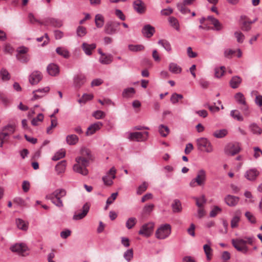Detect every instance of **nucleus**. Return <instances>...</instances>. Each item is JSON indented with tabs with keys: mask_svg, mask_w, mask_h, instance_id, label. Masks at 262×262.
<instances>
[{
	"mask_svg": "<svg viewBox=\"0 0 262 262\" xmlns=\"http://www.w3.org/2000/svg\"><path fill=\"white\" fill-rule=\"evenodd\" d=\"M92 159L91 150L87 148H83L81 150V156L76 158V163L73 166V170L83 176H86L88 174L87 166L90 164Z\"/></svg>",
	"mask_w": 262,
	"mask_h": 262,
	"instance_id": "f257e3e1",
	"label": "nucleus"
},
{
	"mask_svg": "<svg viewBox=\"0 0 262 262\" xmlns=\"http://www.w3.org/2000/svg\"><path fill=\"white\" fill-rule=\"evenodd\" d=\"M255 239L254 236H246L245 239L242 238H236L232 239L231 243L233 246L237 251L241 252L244 254H246L249 252V248L246 245L247 244L252 245Z\"/></svg>",
	"mask_w": 262,
	"mask_h": 262,
	"instance_id": "f03ea898",
	"label": "nucleus"
},
{
	"mask_svg": "<svg viewBox=\"0 0 262 262\" xmlns=\"http://www.w3.org/2000/svg\"><path fill=\"white\" fill-rule=\"evenodd\" d=\"M66 194L67 192L64 189H57L52 193L47 195L46 198L51 200L56 206L61 207L63 206V203L61 198L66 196Z\"/></svg>",
	"mask_w": 262,
	"mask_h": 262,
	"instance_id": "7ed1b4c3",
	"label": "nucleus"
},
{
	"mask_svg": "<svg viewBox=\"0 0 262 262\" xmlns=\"http://www.w3.org/2000/svg\"><path fill=\"white\" fill-rule=\"evenodd\" d=\"M207 179L206 172L202 169L198 171L195 178L191 180L189 183L190 186L195 187L197 186H204Z\"/></svg>",
	"mask_w": 262,
	"mask_h": 262,
	"instance_id": "20e7f679",
	"label": "nucleus"
},
{
	"mask_svg": "<svg viewBox=\"0 0 262 262\" xmlns=\"http://www.w3.org/2000/svg\"><path fill=\"white\" fill-rule=\"evenodd\" d=\"M196 145L199 150L204 151L207 153L213 151V147L210 141L206 138L201 137L198 138L196 141Z\"/></svg>",
	"mask_w": 262,
	"mask_h": 262,
	"instance_id": "39448f33",
	"label": "nucleus"
},
{
	"mask_svg": "<svg viewBox=\"0 0 262 262\" xmlns=\"http://www.w3.org/2000/svg\"><path fill=\"white\" fill-rule=\"evenodd\" d=\"M171 231V228L169 224H163L157 229L155 233V236L159 239H164L169 236Z\"/></svg>",
	"mask_w": 262,
	"mask_h": 262,
	"instance_id": "423d86ee",
	"label": "nucleus"
},
{
	"mask_svg": "<svg viewBox=\"0 0 262 262\" xmlns=\"http://www.w3.org/2000/svg\"><path fill=\"white\" fill-rule=\"evenodd\" d=\"M127 138L130 141L137 142L144 141L147 139L148 132H128L126 133Z\"/></svg>",
	"mask_w": 262,
	"mask_h": 262,
	"instance_id": "0eeeda50",
	"label": "nucleus"
},
{
	"mask_svg": "<svg viewBox=\"0 0 262 262\" xmlns=\"http://www.w3.org/2000/svg\"><path fill=\"white\" fill-rule=\"evenodd\" d=\"M154 226L155 224L152 222L146 223L141 226L138 233L140 235L148 237L152 234Z\"/></svg>",
	"mask_w": 262,
	"mask_h": 262,
	"instance_id": "6e6552de",
	"label": "nucleus"
},
{
	"mask_svg": "<svg viewBox=\"0 0 262 262\" xmlns=\"http://www.w3.org/2000/svg\"><path fill=\"white\" fill-rule=\"evenodd\" d=\"M241 150V146L238 143H230L225 148V153L228 156H234Z\"/></svg>",
	"mask_w": 262,
	"mask_h": 262,
	"instance_id": "1a4fd4ad",
	"label": "nucleus"
},
{
	"mask_svg": "<svg viewBox=\"0 0 262 262\" xmlns=\"http://www.w3.org/2000/svg\"><path fill=\"white\" fill-rule=\"evenodd\" d=\"M116 170L114 167H112L102 177V180L105 185L111 186L113 184V180L116 178Z\"/></svg>",
	"mask_w": 262,
	"mask_h": 262,
	"instance_id": "9d476101",
	"label": "nucleus"
},
{
	"mask_svg": "<svg viewBox=\"0 0 262 262\" xmlns=\"http://www.w3.org/2000/svg\"><path fill=\"white\" fill-rule=\"evenodd\" d=\"M10 250L19 255L25 256V252L28 250V247L24 243H16L11 246Z\"/></svg>",
	"mask_w": 262,
	"mask_h": 262,
	"instance_id": "9b49d317",
	"label": "nucleus"
},
{
	"mask_svg": "<svg viewBox=\"0 0 262 262\" xmlns=\"http://www.w3.org/2000/svg\"><path fill=\"white\" fill-rule=\"evenodd\" d=\"M49 86H46L43 88L38 89L33 92V100H36L44 97L50 91Z\"/></svg>",
	"mask_w": 262,
	"mask_h": 262,
	"instance_id": "f8f14e48",
	"label": "nucleus"
},
{
	"mask_svg": "<svg viewBox=\"0 0 262 262\" xmlns=\"http://www.w3.org/2000/svg\"><path fill=\"white\" fill-rule=\"evenodd\" d=\"M90 207V205L88 203H85L82 206V212L79 213H75L73 216V219L75 221H78L83 219L89 212Z\"/></svg>",
	"mask_w": 262,
	"mask_h": 262,
	"instance_id": "ddd939ff",
	"label": "nucleus"
},
{
	"mask_svg": "<svg viewBox=\"0 0 262 262\" xmlns=\"http://www.w3.org/2000/svg\"><path fill=\"white\" fill-rule=\"evenodd\" d=\"M103 126V123L101 122H97L95 123L90 125L87 128L85 133L86 136H91L95 134L97 131L100 129Z\"/></svg>",
	"mask_w": 262,
	"mask_h": 262,
	"instance_id": "4468645a",
	"label": "nucleus"
},
{
	"mask_svg": "<svg viewBox=\"0 0 262 262\" xmlns=\"http://www.w3.org/2000/svg\"><path fill=\"white\" fill-rule=\"evenodd\" d=\"M42 75L39 71L33 72L29 77V82L32 85L37 84L42 79Z\"/></svg>",
	"mask_w": 262,
	"mask_h": 262,
	"instance_id": "2eb2a0df",
	"label": "nucleus"
},
{
	"mask_svg": "<svg viewBox=\"0 0 262 262\" xmlns=\"http://www.w3.org/2000/svg\"><path fill=\"white\" fill-rule=\"evenodd\" d=\"M224 201L229 206L234 207L238 203L239 198L238 196L228 194L225 197Z\"/></svg>",
	"mask_w": 262,
	"mask_h": 262,
	"instance_id": "dca6fc26",
	"label": "nucleus"
},
{
	"mask_svg": "<svg viewBox=\"0 0 262 262\" xmlns=\"http://www.w3.org/2000/svg\"><path fill=\"white\" fill-rule=\"evenodd\" d=\"M259 174V172L256 168H251L246 172L245 177L247 180L252 181L256 179Z\"/></svg>",
	"mask_w": 262,
	"mask_h": 262,
	"instance_id": "f3484780",
	"label": "nucleus"
},
{
	"mask_svg": "<svg viewBox=\"0 0 262 262\" xmlns=\"http://www.w3.org/2000/svg\"><path fill=\"white\" fill-rule=\"evenodd\" d=\"M155 32V28L150 25H146L142 30L143 35L147 38L151 37Z\"/></svg>",
	"mask_w": 262,
	"mask_h": 262,
	"instance_id": "a211bd4d",
	"label": "nucleus"
},
{
	"mask_svg": "<svg viewBox=\"0 0 262 262\" xmlns=\"http://www.w3.org/2000/svg\"><path fill=\"white\" fill-rule=\"evenodd\" d=\"M15 224L16 227L19 230H21L24 231H26L28 230L29 228V223L21 219H16L15 220Z\"/></svg>",
	"mask_w": 262,
	"mask_h": 262,
	"instance_id": "6ab92c4d",
	"label": "nucleus"
},
{
	"mask_svg": "<svg viewBox=\"0 0 262 262\" xmlns=\"http://www.w3.org/2000/svg\"><path fill=\"white\" fill-rule=\"evenodd\" d=\"M96 47V45L94 43L89 44L86 42H83L81 46V48L84 53L88 56H90L92 55V51L94 50Z\"/></svg>",
	"mask_w": 262,
	"mask_h": 262,
	"instance_id": "aec40b11",
	"label": "nucleus"
},
{
	"mask_svg": "<svg viewBox=\"0 0 262 262\" xmlns=\"http://www.w3.org/2000/svg\"><path fill=\"white\" fill-rule=\"evenodd\" d=\"M67 167V161L66 160H62L59 162L55 167V170L57 174L60 175L66 171Z\"/></svg>",
	"mask_w": 262,
	"mask_h": 262,
	"instance_id": "412c9836",
	"label": "nucleus"
},
{
	"mask_svg": "<svg viewBox=\"0 0 262 262\" xmlns=\"http://www.w3.org/2000/svg\"><path fill=\"white\" fill-rule=\"evenodd\" d=\"M47 71L50 75L56 76L59 73V68L56 64L50 63L47 67Z\"/></svg>",
	"mask_w": 262,
	"mask_h": 262,
	"instance_id": "4be33fe9",
	"label": "nucleus"
},
{
	"mask_svg": "<svg viewBox=\"0 0 262 262\" xmlns=\"http://www.w3.org/2000/svg\"><path fill=\"white\" fill-rule=\"evenodd\" d=\"M116 24L113 21H108L104 28L105 32L110 35H113L117 32V29L115 27Z\"/></svg>",
	"mask_w": 262,
	"mask_h": 262,
	"instance_id": "5701e85b",
	"label": "nucleus"
},
{
	"mask_svg": "<svg viewBox=\"0 0 262 262\" xmlns=\"http://www.w3.org/2000/svg\"><path fill=\"white\" fill-rule=\"evenodd\" d=\"M234 214V216L232 217L231 221V227L232 228H235L238 227L242 213L240 210H237L235 212Z\"/></svg>",
	"mask_w": 262,
	"mask_h": 262,
	"instance_id": "b1692460",
	"label": "nucleus"
},
{
	"mask_svg": "<svg viewBox=\"0 0 262 262\" xmlns=\"http://www.w3.org/2000/svg\"><path fill=\"white\" fill-rule=\"evenodd\" d=\"M85 81V76L84 74L81 73L78 74L74 77V84L77 86L80 87L84 83Z\"/></svg>",
	"mask_w": 262,
	"mask_h": 262,
	"instance_id": "393cba45",
	"label": "nucleus"
},
{
	"mask_svg": "<svg viewBox=\"0 0 262 262\" xmlns=\"http://www.w3.org/2000/svg\"><path fill=\"white\" fill-rule=\"evenodd\" d=\"M242 81V79L239 76H233L230 81V85L232 89H236L239 86Z\"/></svg>",
	"mask_w": 262,
	"mask_h": 262,
	"instance_id": "a878e982",
	"label": "nucleus"
},
{
	"mask_svg": "<svg viewBox=\"0 0 262 262\" xmlns=\"http://www.w3.org/2000/svg\"><path fill=\"white\" fill-rule=\"evenodd\" d=\"M134 8L139 13H142L144 12V4L141 0H136L134 3Z\"/></svg>",
	"mask_w": 262,
	"mask_h": 262,
	"instance_id": "bb28decb",
	"label": "nucleus"
},
{
	"mask_svg": "<svg viewBox=\"0 0 262 262\" xmlns=\"http://www.w3.org/2000/svg\"><path fill=\"white\" fill-rule=\"evenodd\" d=\"M113 60V56L111 54H105L101 56L99 59V61L103 64H110Z\"/></svg>",
	"mask_w": 262,
	"mask_h": 262,
	"instance_id": "cd10ccee",
	"label": "nucleus"
},
{
	"mask_svg": "<svg viewBox=\"0 0 262 262\" xmlns=\"http://www.w3.org/2000/svg\"><path fill=\"white\" fill-rule=\"evenodd\" d=\"M79 141V138L74 134L68 135L66 137V142L70 145L76 144Z\"/></svg>",
	"mask_w": 262,
	"mask_h": 262,
	"instance_id": "c85d7f7f",
	"label": "nucleus"
},
{
	"mask_svg": "<svg viewBox=\"0 0 262 262\" xmlns=\"http://www.w3.org/2000/svg\"><path fill=\"white\" fill-rule=\"evenodd\" d=\"M234 98L236 102L241 106L247 103L244 95L241 92L236 93L234 95Z\"/></svg>",
	"mask_w": 262,
	"mask_h": 262,
	"instance_id": "c756f323",
	"label": "nucleus"
},
{
	"mask_svg": "<svg viewBox=\"0 0 262 262\" xmlns=\"http://www.w3.org/2000/svg\"><path fill=\"white\" fill-rule=\"evenodd\" d=\"M95 23L97 28H102L104 24V16L101 14H96L95 18Z\"/></svg>",
	"mask_w": 262,
	"mask_h": 262,
	"instance_id": "7c9ffc66",
	"label": "nucleus"
},
{
	"mask_svg": "<svg viewBox=\"0 0 262 262\" xmlns=\"http://www.w3.org/2000/svg\"><path fill=\"white\" fill-rule=\"evenodd\" d=\"M66 156V150L63 148L60 149L56 151L52 157V160L54 161L59 160Z\"/></svg>",
	"mask_w": 262,
	"mask_h": 262,
	"instance_id": "2f4dec72",
	"label": "nucleus"
},
{
	"mask_svg": "<svg viewBox=\"0 0 262 262\" xmlns=\"http://www.w3.org/2000/svg\"><path fill=\"white\" fill-rule=\"evenodd\" d=\"M169 70L174 74H179L182 72V68L177 63L171 62L169 64Z\"/></svg>",
	"mask_w": 262,
	"mask_h": 262,
	"instance_id": "473e14b6",
	"label": "nucleus"
},
{
	"mask_svg": "<svg viewBox=\"0 0 262 262\" xmlns=\"http://www.w3.org/2000/svg\"><path fill=\"white\" fill-rule=\"evenodd\" d=\"M0 76L4 81H9L11 78L9 72L5 68H3L0 70Z\"/></svg>",
	"mask_w": 262,
	"mask_h": 262,
	"instance_id": "72a5a7b5",
	"label": "nucleus"
},
{
	"mask_svg": "<svg viewBox=\"0 0 262 262\" xmlns=\"http://www.w3.org/2000/svg\"><path fill=\"white\" fill-rule=\"evenodd\" d=\"M56 53L65 58H68L70 57V52L69 51L62 47H58L56 49Z\"/></svg>",
	"mask_w": 262,
	"mask_h": 262,
	"instance_id": "f704fd0d",
	"label": "nucleus"
},
{
	"mask_svg": "<svg viewBox=\"0 0 262 262\" xmlns=\"http://www.w3.org/2000/svg\"><path fill=\"white\" fill-rule=\"evenodd\" d=\"M193 199L196 202V205L199 208H203L204 205L206 203V199L205 195H203L201 196L193 197Z\"/></svg>",
	"mask_w": 262,
	"mask_h": 262,
	"instance_id": "c9c22d12",
	"label": "nucleus"
},
{
	"mask_svg": "<svg viewBox=\"0 0 262 262\" xmlns=\"http://www.w3.org/2000/svg\"><path fill=\"white\" fill-rule=\"evenodd\" d=\"M135 93V90L133 88L125 89L122 92V96L124 98L132 97Z\"/></svg>",
	"mask_w": 262,
	"mask_h": 262,
	"instance_id": "e433bc0d",
	"label": "nucleus"
},
{
	"mask_svg": "<svg viewBox=\"0 0 262 262\" xmlns=\"http://www.w3.org/2000/svg\"><path fill=\"white\" fill-rule=\"evenodd\" d=\"M230 116L235 120L238 121H243L244 117L241 115V113L236 110H232L230 112Z\"/></svg>",
	"mask_w": 262,
	"mask_h": 262,
	"instance_id": "4c0bfd02",
	"label": "nucleus"
},
{
	"mask_svg": "<svg viewBox=\"0 0 262 262\" xmlns=\"http://www.w3.org/2000/svg\"><path fill=\"white\" fill-rule=\"evenodd\" d=\"M158 43L166 51L169 52L171 51V47L168 41L165 39H160Z\"/></svg>",
	"mask_w": 262,
	"mask_h": 262,
	"instance_id": "58836bf2",
	"label": "nucleus"
},
{
	"mask_svg": "<svg viewBox=\"0 0 262 262\" xmlns=\"http://www.w3.org/2000/svg\"><path fill=\"white\" fill-rule=\"evenodd\" d=\"M228 134V131L226 129H222L215 130L213 133V136L216 138H222L225 137Z\"/></svg>",
	"mask_w": 262,
	"mask_h": 262,
	"instance_id": "ea45409f",
	"label": "nucleus"
},
{
	"mask_svg": "<svg viewBox=\"0 0 262 262\" xmlns=\"http://www.w3.org/2000/svg\"><path fill=\"white\" fill-rule=\"evenodd\" d=\"M249 128L254 134L259 135L262 133V129L256 123L251 124Z\"/></svg>",
	"mask_w": 262,
	"mask_h": 262,
	"instance_id": "a19ab883",
	"label": "nucleus"
},
{
	"mask_svg": "<svg viewBox=\"0 0 262 262\" xmlns=\"http://www.w3.org/2000/svg\"><path fill=\"white\" fill-rule=\"evenodd\" d=\"M183 98V96L182 95L174 93L171 95L170 100L172 104H175L178 103L179 100Z\"/></svg>",
	"mask_w": 262,
	"mask_h": 262,
	"instance_id": "79ce46f5",
	"label": "nucleus"
},
{
	"mask_svg": "<svg viewBox=\"0 0 262 262\" xmlns=\"http://www.w3.org/2000/svg\"><path fill=\"white\" fill-rule=\"evenodd\" d=\"M187 5H184L183 3H178L177 4V7L178 9L183 14H186L190 12V9L187 8L186 6Z\"/></svg>",
	"mask_w": 262,
	"mask_h": 262,
	"instance_id": "37998d69",
	"label": "nucleus"
},
{
	"mask_svg": "<svg viewBox=\"0 0 262 262\" xmlns=\"http://www.w3.org/2000/svg\"><path fill=\"white\" fill-rule=\"evenodd\" d=\"M159 132L162 137H166L169 133V129L168 126L161 124L159 126Z\"/></svg>",
	"mask_w": 262,
	"mask_h": 262,
	"instance_id": "c03bdc74",
	"label": "nucleus"
},
{
	"mask_svg": "<svg viewBox=\"0 0 262 262\" xmlns=\"http://www.w3.org/2000/svg\"><path fill=\"white\" fill-rule=\"evenodd\" d=\"M171 206L173 211L174 212H179L182 210L181 203L179 200H174L173 203L172 204Z\"/></svg>",
	"mask_w": 262,
	"mask_h": 262,
	"instance_id": "a18cd8bd",
	"label": "nucleus"
},
{
	"mask_svg": "<svg viewBox=\"0 0 262 262\" xmlns=\"http://www.w3.org/2000/svg\"><path fill=\"white\" fill-rule=\"evenodd\" d=\"M225 67L222 66L220 67H216L214 69V75L216 78H220L222 77L225 73Z\"/></svg>",
	"mask_w": 262,
	"mask_h": 262,
	"instance_id": "49530a36",
	"label": "nucleus"
},
{
	"mask_svg": "<svg viewBox=\"0 0 262 262\" xmlns=\"http://www.w3.org/2000/svg\"><path fill=\"white\" fill-rule=\"evenodd\" d=\"M128 49L132 52H138L144 50V47L142 45H133L128 46Z\"/></svg>",
	"mask_w": 262,
	"mask_h": 262,
	"instance_id": "de8ad7c7",
	"label": "nucleus"
},
{
	"mask_svg": "<svg viewBox=\"0 0 262 262\" xmlns=\"http://www.w3.org/2000/svg\"><path fill=\"white\" fill-rule=\"evenodd\" d=\"M137 219L134 217L128 219L126 222L125 226L128 229H132L137 223Z\"/></svg>",
	"mask_w": 262,
	"mask_h": 262,
	"instance_id": "09e8293b",
	"label": "nucleus"
},
{
	"mask_svg": "<svg viewBox=\"0 0 262 262\" xmlns=\"http://www.w3.org/2000/svg\"><path fill=\"white\" fill-rule=\"evenodd\" d=\"M168 21L171 26L174 28L177 31L179 30V24L176 18L174 17H170L168 18Z\"/></svg>",
	"mask_w": 262,
	"mask_h": 262,
	"instance_id": "8fccbe9b",
	"label": "nucleus"
},
{
	"mask_svg": "<svg viewBox=\"0 0 262 262\" xmlns=\"http://www.w3.org/2000/svg\"><path fill=\"white\" fill-rule=\"evenodd\" d=\"M255 20L253 21L245 20L242 23V29L243 31H248L251 29V24L254 23Z\"/></svg>",
	"mask_w": 262,
	"mask_h": 262,
	"instance_id": "3c124183",
	"label": "nucleus"
},
{
	"mask_svg": "<svg viewBox=\"0 0 262 262\" xmlns=\"http://www.w3.org/2000/svg\"><path fill=\"white\" fill-rule=\"evenodd\" d=\"M16 59L21 62L27 63L30 60V57L27 54H16Z\"/></svg>",
	"mask_w": 262,
	"mask_h": 262,
	"instance_id": "603ef678",
	"label": "nucleus"
},
{
	"mask_svg": "<svg viewBox=\"0 0 262 262\" xmlns=\"http://www.w3.org/2000/svg\"><path fill=\"white\" fill-rule=\"evenodd\" d=\"M93 98V95L91 94H84L81 98L79 99L78 101L80 103H85L86 101L90 100Z\"/></svg>",
	"mask_w": 262,
	"mask_h": 262,
	"instance_id": "864d4df0",
	"label": "nucleus"
},
{
	"mask_svg": "<svg viewBox=\"0 0 262 262\" xmlns=\"http://www.w3.org/2000/svg\"><path fill=\"white\" fill-rule=\"evenodd\" d=\"M240 110L243 112L245 117H248L250 115L251 112L247 103L241 106Z\"/></svg>",
	"mask_w": 262,
	"mask_h": 262,
	"instance_id": "5fc2aeb1",
	"label": "nucleus"
},
{
	"mask_svg": "<svg viewBox=\"0 0 262 262\" xmlns=\"http://www.w3.org/2000/svg\"><path fill=\"white\" fill-rule=\"evenodd\" d=\"M15 129V127L14 125L9 124L3 127V131H5L10 136L14 133Z\"/></svg>",
	"mask_w": 262,
	"mask_h": 262,
	"instance_id": "6e6d98bb",
	"label": "nucleus"
},
{
	"mask_svg": "<svg viewBox=\"0 0 262 262\" xmlns=\"http://www.w3.org/2000/svg\"><path fill=\"white\" fill-rule=\"evenodd\" d=\"M92 116L96 119H101L105 117V113L102 111L98 110L93 113Z\"/></svg>",
	"mask_w": 262,
	"mask_h": 262,
	"instance_id": "4d7b16f0",
	"label": "nucleus"
},
{
	"mask_svg": "<svg viewBox=\"0 0 262 262\" xmlns=\"http://www.w3.org/2000/svg\"><path fill=\"white\" fill-rule=\"evenodd\" d=\"M123 257L128 262L130 261L133 257V250L132 249L127 250L124 253Z\"/></svg>",
	"mask_w": 262,
	"mask_h": 262,
	"instance_id": "13d9d810",
	"label": "nucleus"
},
{
	"mask_svg": "<svg viewBox=\"0 0 262 262\" xmlns=\"http://www.w3.org/2000/svg\"><path fill=\"white\" fill-rule=\"evenodd\" d=\"M154 206V205L152 204H146L143 208V213L149 214L153 210Z\"/></svg>",
	"mask_w": 262,
	"mask_h": 262,
	"instance_id": "bf43d9fd",
	"label": "nucleus"
},
{
	"mask_svg": "<svg viewBox=\"0 0 262 262\" xmlns=\"http://www.w3.org/2000/svg\"><path fill=\"white\" fill-rule=\"evenodd\" d=\"M86 29L82 26H78L76 30L77 35L79 37H83L86 34Z\"/></svg>",
	"mask_w": 262,
	"mask_h": 262,
	"instance_id": "052dcab7",
	"label": "nucleus"
},
{
	"mask_svg": "<svg viewBox=\"0 0 262 262\" xmlns=\"http://www.w3.org/2000/svg\"><path fill=\"white\" fill-rule=\"evenodd\" d=\"M49 20L51 25L54 27L59 28L62 26V22L60 20L55 18H50Z\"/></svg>",
	"mask_w": 262,
	"mask_h": 262,
	"instance_id": "680f3d73",
	"label": "nucleus"
},
{
	"mask_svg": "<svg viewBox=\"0 0 262 262\" xmlns=\"http://www.w3.org/2000/svg\"><path fill=\"white\" fill-rule=\"evenodd\" d=\"M148 187V183L144 182L141 185H140L138 189L137 190V193L138 194H141L143 192H144Z\"/></svg>",
	"mask_w": 262,
	"mask_h": 262,
	"instance_id": "e2e57ef3",
	"label": "nucleus"
},
{
	"mask_svg": "<svg viewBox=\"0 0 262 262\" xmlns=\"http://www.w3.org/2000/svg\"><path fill=\"white\" fill-rule=\"evenodd\" d=\"M9 135L5 131L0 133V147H2L5 140L8 139Z\"/></svg>",
	"mask_w": 262,
	"mask_h": 262,
	"instance_id": "0e129e2a",
	"label": "nucleus"
},
{
	"mask_svg": "<svg viewBox=\"0 0 262 262\" xmlns=\"http://www.w3.org/2000/svg\"><path fill=\"white\" fill-rule=\"evenodd\" d=\"M43 119V115L42 114H39L36 118L32 119L31 123L33 125L36 126L38 125V121H42Z\"/></svg>",
	"mask_w": 262,
	"mask_h": 262,
	"instance_id": "69168bd1",
	"label": "nucleus"
},
{
	"mask_svg": "<svg viewBox=\"0 0 262 262\" xmlns=\"http://www.w3.org/2000/svg\"><path fill=\"white\" fill-rule=\"evenodd\" d=\"M234 35L238 42L242 43L244 41L245 36L242 33L237 31L234 33Z\"/></svg>",
	"mask_w": 262,
	"mask_h": 262,
	"instance_id": "338daca9",
	"label": "nucleus"
},
{
	"mask_svg": "<svg viewBox=\"0 0 262 262\" xmlns=\"http://www.w3.org/2000/svg\"><path fill=\"white\" fill-rule=\"evenodd\" d=\"M115 14L118 18H119L121 20H125L126 19L125 15L123 14L122 11L120 9H116L115 10Z\"/></svg>",
	"mask_w": 262,
	"mask_h": 262,
	"instance_id": "774afa93",
	"label": "nucleus"
}]
</instances>
